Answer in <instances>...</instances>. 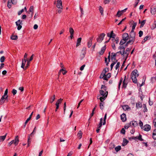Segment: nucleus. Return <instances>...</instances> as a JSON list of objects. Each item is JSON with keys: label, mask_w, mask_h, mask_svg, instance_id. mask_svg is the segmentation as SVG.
<instances>
[{"label": "nucleus", "mask_w": 156, "mask_h": 156, "mask_svg": "<svg viewBox=\"0 0 156 156\" xmlns=\"http://www.w3.org/2000/svg\"><path fill=\"white\" fill-rule=\"evenodd\" d=\"M139 76V74L137 70H134L132 73L131 74V78L133 81L134 83H137L136 77Z\"/></svg>", "instance_id": "f257e3e1"}, {"label": "nucleus", "mask_w": 156, "mask_h": 156, "mask_svg": "<svg viewBox=\"0 0 156 156\" xmlns=\"http://www.w3.org/2000/svg\"><path fill=\"white\" fill-rule=\"evenodd\" d=\"M126 76H125V79L123 80V78H121L120 82L119 84V88L120 86L121 85L122 83V87L125 88L127 86V84L128 83V81L126 79Z\"/></svg>", "instance_id": "f03ea898"}, {"label": "nucleus", "mask_w": 156, "mask_h": 156, "mask_svg": "<svg viewBox=\"0 0 156 156\" xmlns=\"http://www.w3.org/2000/svg\"><path fill=\"white\" fill-rule=\"evenodd\" d=\"M119 52L120 53L121 55L125 58V60H126L129 55V53L128 52H126L125 51H120L118 52L117 53H118Z\"/></svg>", "instance_id": "7ed1b4c3"}, {"label": "nucleus", "mask_w": 156, "mask_h": 156, "mask_svg": "<svg viewBox=\"0 0 156 156\" xmlns=\"http://www.w3.org/2000/svg\"><path fill=\"white\" fill-rule=\"evenodd\" d=\"M105 34L104 33H102L100 34L98 37L97 39V42L98 43H101L103 40Z\"/></svg>", "instance_id": "20e7f679"}, {"label": "nucleus", "mask_w": 156, "mask_h": 156, "mask_svg": "<svg viewBox=\"0 0 156 156\" xmlns=\"http://www.w3.org/2000/svg\"><path fill=\"white\" fill-rule=\"evenodd\" d=\"M16 26H17V29L18 30H20L22 27L21 25L22 24V21L20 20H18L16 22Z\"/></svg>", "instance_id": "39448f33"}, {"label": "nucleus", "mask_w": 156, "mask_h": 156, "mask_svg": "<svg viewBox=\"0 0 156 156\" xmlns=\"http://www.w3.org/2000/svg\"><path fill=\"white\" fill-rule=\"evenodd\" d=\"M36 127H35L32 133L28 136V145H29V144L30 143V140L31 139V137H32L33 136V135L34 134L36 133Z\"/></svg>", "instance_id": "423d86ee"}, {"label": "nucleus", "mask_w": 156, "mask_h": 156, "mask_svg": "<svg viewBox=\"0 0 156 156\" xmlns=\"http://www.w3.org/2000/svg\"><path fill=\"white\" fill-rule=\"evenodd\" d=\"M127 9V8H126L124 10L120 11L119 10L117 12L116 16L118 17H120L122 14L123 13L126 12V10Z\"/></svg>", "instance_id": "0eeeda50"}, {"label": "nucleus", "mask_w": 156, "mask_h": 156, "mask_svg": "<svg viewBox=\"0 0 156 156\" xmlns=\"http://www.w3.org/2000/svg\"><path fill=\"white\" fill-rule=\"evenodd\" d=\"M12 141H13V144L14 145H17L18 144L19 141L18 136H16L15 137V140H12Z\"/></svg>", "instance_id": "6e6552de"}, {"label": "nucleus", "mask_w": 156, "mask_h": 156, "mask_svg": "<svg viewBox=\"0 0 156 156\" xmlns=\"http://www.w3.org/2000/svg\"><path fill=\"white\" fill-rule=\"evenodd\" d=\"M142 129L144 131H148L151 129V127L150 125L146 124L144 126Z\"/></svg>", "instance_id": "1a4fd4ad"}, {"label": "nucleus", "mask_w": 156, "mask_h": 156, "mask_svg": "<svg viewBox=\"0 0 156 156\" xmlns=\"http://www.w3.org/2000/svg\"><path fill=\"white\" fill-rule=\"evenodd\" d=\"M105 94H106V96H102V97H100V98H99V96H100V95L98 96H97L98 99H99L101 101V102H103V101L106 99V98L107 97V95H108V91H106L105 92Z\"/></svg>", "instance_id": "9d476101"}, {"label": "nucleus", "mask_w": 156, "mask_h": 156, "mask_svg": "<svg viewBox=\"0 0 156 156\" xmlns=\"http://www.w3.org/2000/svg\"><path fill=\"white\" fill-rule=\"evenodd\" d=\"M56 7L58 8H62V2L61 0H57Z\"/></svg>", "instance_id": "9b49d317"}, {"label": "nucleus", "mask_w": 156, "mask_h": 156, "mask_svg": "<svg viewBox=\"0 0 156 156\" xmlns=\"http://www.w3.org/2000/svg\"><path fill=\"white\" fill-rule=\"evenodd\" d=\"M62 101V99L60 98V99L58 100L57 101L55 105H56V109L55 110V112L57 111V109L58 108L59 106V104H60Z\"/></svg>", "instance_id": "f8f14e48"}, {"label": "nucleus", "mask_w": 156, "mask_h": 156, "mask_svg": "<svg viewBox=\"0 0 156 156\" xmlns=\"http://www.w3.org/2000/svg\"><path fill=\"white\" fill-rule=\"evenodd\" d=\"M132 139L135 140H139L141 141H142L143 140V139L142 138V136L140 134H139V136L132 137Z\"/></svg>", "instance_id": "ddd939ff"}, {"label": "nucleus", "mask_w": 156, "mask_h": 156, "mask_svg": "<svg viewBox=\"0 0 156 156\" xmlns=\"http://www.w3.org/2000/svg\"><path fill=\"white\" fill-rule=\"evenodd\" d=\"M129 38V36L128 34L126 33L123 34L122 35V39L123 40L126 41L128 40Z\"/></svg>", "instance_id": "4468645a"}, {"label": "nucleus", "mask_w": 156, "mask_h": 156, "mask_svg": "<svg viewBox=\"0 0 156 156\" xmlns=\"http://www.w3.org/2000/svg\"><path fill=\"white\" fill-rule=\"evenodd\" d=\"M151 12L153 15H154L156 12V5L151 8Z\"/></svg>", "instance_id": "2eb2a0df"}, {"label": "nucleus", "mask_w": 156, "mask_h": 156, "mask_svg": "<svg viewBox=\"0 0 156 156\" xmlns=\"http://www.w3.org/2000/svg\"><path fill=\"white\" fill-rule=\"evenodd\" d=\"M130 38H132L133 39H135V33L134 32V31H131L130 34Z\"/></svg>", "instance_id": "dca6fc26"}, {"label": "nucleus", "mask_w": 156, "mask_h": 156, "mask_svg": "<svg viewBox=\"0 0 156 156\" xmlns=\"http://www.w3.org/2000/svg\"><path fill=\"white\" fill-rule=\"evenodd\" d=\"M121 119L122 122H125L126 120V116L125 114L123 113L121 115Z\"/></svg>", "instance_id": "f3484780"}, {"label": "nucleus", "mask_w": 156, "mask_h": 156, "mask_svg": "<svg viewBox=\"0 0 156 156\" xmlns=\"http://www.w3.org/2000/svg\"><path fill=\"white\" fill-rule=\"evenodd\" d=\"M116 54L114 53H112L111 55V59L113 62H115Z\"/></svg>", "instance_id": "a211bd4d"}, {"label": "nucleus", "mask_w": 156, "mask_h": 156, "mask_svg": "<svg viewBox=\"0 0 156 156\" xmlns=\"http://www.w3.org/2000/svg\"><path fill=\"white\" fill-rule=\"evenodd\" d=\"M132 24L133 25L132 27V29L131 30L133 31H134L135 28L136 27V26L137 24L136 23L134 22V21H132L131 22Z\"/></svg>", "instance_id": "6ab92c4d"}, {"label": "nucleus", "mask_w": 156, "mask_h": 156, "mask_svg": "<svg viewBox=\"0 0 156 156\" xmlns=\"http://www.w3.org/2000/svg\"><path fill=\"white\" fill-rule=\"evenodd\" d=\"M130 126H136L137 125V122L135 121H132L129 123Z\"/></svg>", "instance_id": "aec40b11"}, {"label": "nucleus", "mask_w": 156, "mask_h": 156, "mask_svg": "<svg viewBox=\"0 0 156 156\" xmlns=\"http://www.w3.org/2000/svg\"><path fill=\"white\" fill-rule=\"evenodd\" d=\"M106 49V47L105 45L104 47H102L101 48V51H99V54L100 55H102L104 52H105V50Z\"/></svg>", "instance_id": "412c9836"}, {"label": "nucleus", "mask_w": 156, "mask_h": 156, "mask_svg": "<svg viewBox=\"0 0 156 156\" xmlns=\"http://www.w3.org/2000/svg\"><path fill=\"white\" fill-rule=\"evenodd\" d=\"M111 76V74L110 73H108L107 75L105 74V77L104 78V80H107Z\"/></svg>", "instance_id": "4be33fe9"}, {"label": "nucleus", "mask_w": 156, "mask_h": 156, "mask_svg": "<svg viewBox=\"0 0 156 156\" xmlns=\"http://www.w3.org/2000/svg\"><path fill=\"white\" fill-rule=\"evenodd\" d=\"M136 107L137 109L141 108L142 106V105L141 103L140 102L136 103Z\"/></svg>", "instance_id": "5701e85b"}, {"label": "nucleus", "mask_w": 156, "mask_h": 156, "mask_svg": "<svg viewBox=\"0 0 156 156\" xmlns=\"http://www.w3.org/2000/svg\"><path fill=\"white\" fill-rule=\"evenodd\" d=\"M7 135V133H6L4 136H0V142H2L5 140Z\"/></svg>", "instance_id": "b1692460"}, {"label": "nucleus", "mask_w": 156, "mask_h": 156, "mask_svg": "<svg viewBox=\"0 0 156 156\" xmlns=\"http://www.w3.org/2000/svg\"><path fill=\"white\" fill-rule=\"evenodd\" d=\"M152 137L154 140H156V129L154 130L152 133Z\"/></svg>", "instance_id": "393cba45"}, {"label": "nucleus", "mask_w": 156, "mask_h": 156, "mask_svg": "<svg viewBox=\"0 0 156 156\" xmlns=\"http://www.w3.org/2000/svg\"><path fill=\"white\" fill-rule=\"evenodd\" d=\"M81 37L78 38L77 41L76 46L78 47L80 45V44L81 41Z\"/></svg>", "instance_id": "a878e982"}, {"label": "nucleus", "mask_w": 156, "mask_h": 156, "mask_svg": "<svg viewBox=\"0 0 156 156\" xmlns=\"http://www.w3.org/2000/svg\"><path fill=\"white\" fill-rule=\"evenodd\" d=\"M83 133L82 131L80 130L77 134V136L79 139H80L82 138Z\"/></svg>", "instance_id": "bb28decb"}, {"label": "nucleus", "mask_w": 156, "mask_h": 156, "mask_svg": "<svg viewBox=\"0 0 156 156\" xmlns=\"http://www.w3.org/2000/svg\"><path fill=\"white\" fill-rule=\"evenodd\" d=\"M135 39L130 38V40L127 42V44H132L135 41Z\"/></svg>", "instance_id": "cd10ccee"}, {"label": "nucleus", "mask_w": 156, "mask_h": 156, "mask_svg": "<svg viewBox=\"0 0 156 156\" xmlns=\"http://www.w3.org/2000/svg\"><path fill=\"white\" fill-rule=\"evenodd\" d=\"M99 10L101 15H103V9L101 6L99 7Z\"/></svg>", "instance_id": "c85d7f7f"}, {"label": "nucleus", "mask_w": 156, "mask_h": 156, "mask_svg": "<svg viewBox=\"0 0 156 156\" xmlns=\"http://www.w3.org/2000/svg\"><path fill=\"white\" fill-rule=\"evenodd\" d=\"M69 30L70 34H74V31L72 28L70 27L69 29Z\"/></svg>", "instance_id": "c756f323"}, {"label": "nucleus", "mask_w": 156, "mask_h": 156, "mask_svg": "<svg viewBox=\"0 0 156 156\" xmlns=\"http://www.w3.org/2000/svg\"><path fill=\"white\" fill-rule=\"evenodd\" d=\"M128 141L126 139H124L122 145L123 146L126 145L128 143Z\"/></svg>", "instance_id": "7c9ffc66"}, {"label": "nucleus", "mask_w": 156, "mask_h": 156, "mask_svg": "<svg viewBox=\"0 0 156 156\" xmlns=\"http://www.w3.org/2000/svg\"><path fill=\"white\" fill-rule=\"evenodd\" d=\"M116 152H113L114 153H116L121 149V147H115V148Z\"/></svg>", "instance_id": "2f4dec72"}, {"label": "nucleus", "mask_w": 156, "mask_h": 156, "mask_svg": "<svg viewBox=\"0 0 156 156\" xmlns=\"http://www.w3.org/2000/svg\"><path fill=\"white\" fill-rule=\"evenodd\" d=\"M83 50H84V51L82 53V54L81 55V57L82 58H83L85 57V55L86 54V52H85V51L86 50V48H83Z\"/></svg>", "instance_id": "473e14b6"}, {"label": "nucleus", "mask_w": 156, "mask_h": 156, "mask_svg": "<svg viewBox=\"0 0 156 156\" xmlns=\"http://www.w3.org/2000/svg\"><path fill=\"white\" fill-rule=\"evenodd\" d=\"M11 38L12 40H16L18 38V36L17 35H12Z\"/></svg>", "instance_id": "72a5a7b5"}, {"label": "nucleus", "mask_w": 156, "mask_h": 156, "mask_svg": "<svg viewBox=\"0 0 156 156\" xmlns=\"http://www.w3.org/2000/svg\"><path fill=\"white\" fill-rule=\"evenodd\" d=\"M100 93L101 95H102L103 96H106L105 92V91H104V90H101L100 91Z\"/></svg>", "instance_id": "f704fd0d"}, {"label": "nucleus", "mask_w": 156, "mask_h": 156, "mask_svg": "<svg viewBox=\"0 0 156 156\" xmlns=\"http://www.w3.org/2000/svg\"><path fill=\"white\" fill-rule=\"evenodd\" d=\"M92 39L91 38L90 39V41H88V47L89 48H90L91 46L92 43Z\"/></svg>", "instance_id": "c9c22d12"}, {"label": "nucleus", "mask_w": 156, "mask_h": 156, "mask_svg": "<svg viewBox=\"0 0 156 156\" xmlns=\"http://www.w3.org/2000/svg\"><path fill=\"white\" fill-rule=\"evenodd\" d=\"M122 108L124 110H128L129 108V107L127 105H124L122 106Z\"/></svg>", "instance_id": "e433bc0d"}, {"label": "nucleus", "mask_w": 156, "mask_h": 156, "mask_svg": "<svg viewBox=\"0 0 156 156\" xmlns=\"http://www.w3.org/2000/svg\"><path fill=\"white\" fill-rule=\"evenodd\" d=\"M148 38V37L147 36L146 37H145L144 38V39L142 41V42H141L142 43V44L144 43L145 42V41L147 40Z\"/></svg>", "instance_id": "4c0bfd02"}, {"label": "nucleus", "mask_w": 156, "mask_h": 156, "mask_svg": "<svg viewBox=\"0 0 156 156\" xmlns=\"http://www.w3.org/2000/svg\"><path fill=\"white\" fill-rule=\"evenodd\" d=\"M102 118H101V119L100 123L98 125L97 128L100 129V128L102 126Z\"/></svg>", "instance_id": "58836bf2"}, {"label": "nucleus", "mask_w": 156, "mask_h": 156, "mask_svg": "<svg viewBox=\"0 0 156 156\" xmlns=\"http://www.w3.org/2000/svg\"><path fill=\"white\" fill-rule=\"evenodd\" d=\"M104 102H101V103H100V108L101 110H102L103 109V108H104Z\"/></svg>", "instance_id": "ea45409f"}, {"label": "nucleus", "mask_w": 156, "mask_h": 156, "mask_svg": "<svg viewBox=\"0 0 156 156\" xmlns=\"http://www.w3.org/2000/svg\"><path fill=\"white\" fill-rule=\"evenodd\" d=\"M27 54L26 53H25L23 59V61H24V62H26L27 61L26 58H27Z\"/></svg>", "instance_id": "a19ab883"}, {"label": "nucleus", "mask_w": 156, "mask_h": 156, "mask_svg": "<svg viewBox=\"0 0 156 156\" xmlns=\"http://www.w3.org/2000/svg\"><path fill=\"white\" fill-rule=\"evenodd\" d=\"M26 62H25L24 61H23V59H22V64L21 66V67L23 68V69L24 68V67L25 66V63Z\"/></svg>", "instance_id": "79ce46f5"}, {"label": "nucleus", "mask_w": 156, "mask_h": 156, "mask_svg": "<svg viewBox=\"0 0 156 156\" xmlns=\"http://www.w3.org/2000/svg\"><path fill=\"white\" fill-rule=\"evenodd\" d=\"M145 22H146L145 20H144L143 21H141V22L140 23L141 25L140 26V27H142L144 25V24H145Z\"/></svg>", "instance_id": "37998d69"}, {"label": "nucleus", "mask_w": 156, "mask_h": 156, "mask_svg": "<svg viewBox=\"0 0 156 156\" xmlns=\"http://www.w3.org/2000/svg\"><path fill=\"white\" fill-rule=\"evenodd\" d=\"M101 90H104L105 92L106 91V87L104 85H102L101 88Z\"/></svg>", "instance_id": "c03bdc74"}, {"label": "nucleus", "mask_w": 156, "mask_h": 156, "mask_svg": "<svg viewBox=\"0 0 156 156\" xmlns=\"http://www.w3.org/2000/svg\"><path fill=\"white\" fill-rule=\"evenodd\" d=\"M55 95H53V97H51V101H50V102L51 103H52L54 100H55Z\"/></svg>", "instance_id": "a18cd8bd"}, {"label": "nucleus", "mask_w": 156, "mask_h": 156, "mask_svg": "<svg viewBox=\"0 0 156 156\" xmlns=\"http://www.w3.org/2000/svg\"><path fill=\"white\" fill-rule=\"evenodd\" d=\"M119 49L120 50H122V51H125V48L122 45H121L119 46Z\"/></svg>", "instance_id": "49530a36"}, {"label": "nucleus", "mask_w": 156, "mask_h": 156, "mask_svg": "<svg viewBox=\"0 0 156 156\" xmlns=\"http://www.w3.org/2000/svg\"><path fill=\"white\" fill-rule=\"evenodd\" d=\"M105 73H102L101 74V75L100 76V78H103L104 79V77H105Z\"/></svg>", "instance_id": "de8ad7c7"}, {"label": "nucleus", "mask_w": 156, "mask_h": 156, "mask_svg": "<svg viewBox=\"0 0 156 156\" xmlns=\"http://www.w3.org/2000/svg\"><path fill=\"white\" fill-rule=\"evenodd\" d=\"M109 69L108 68H105L102 71V73H105V74L108 71Z\"/></svg>", "instance_id": "09e8293b"}, {"label": "nucleus", "mask_w": 156, "mask_h": 156, "mask_svg": "<svg viewBox=\"0 0 156 156\" xmlns=\"http://www.w3.org/2000/svg\"><path fill=\"white\" fill-rule=\"evenodd\" d=\"M106 117H107V114L106 113L104 117V122L103 123V125H105V124Z\"/></svg>", "instance_id": "8fccbe9b"}, {"label": "nucleus", "mask_w": 156, "mask_h": 156, "mask_svg": "<svg viewBox=\"0 0 156 156\" xmlns=\"http://www.w3.org/2000/svg\"><path fill=\"white\" fill-rule=\"evenodd\" d=\"M143 108H144V112H147V109L146 105H145L144 104Z\"/></svg>", "instance_id": "3c124183"}, {"label": "nucleus", "mask_w": 156, "mask_h": 156, "mask_svg": "<svg viewBox=\"0 0 156 156\" xmlns=\"http://www.w3.org/2000/svg\"><path fill=\"white\" fill-rule=\"evenodd\" d=\"M5 59V58L4 56H2L1 58L0 59V62L2 63L4 61Z\"/></svg>", "instance_id": "603ef678"}, {"label": "nucleus", "mask_w": 156, "mask_h": 156, "mask_svg": "<svg viewBox=\"0 0 156 156\" xmlns=\"http://www.w3.org/2000/svg\"><path fill=\"white\" fill-rule=\"evenodd\" d=\"M126 41L124 40L123 39L120 41V44L121 45H122L123 44L125 43Z\"/></svg>", "instance_id": "864d4df0"}, {"label": "nucleus", "mask_w": 156, "mask_h": 156, "mask_svg": "<svg viewBox=\"0 0 156 156\" xmlns=\"http://www.w3.org/2000/svg\"><path fill=\"white\" fill-rule=\"evenodd\" d=\"M117 62V60H115V62H113L112 64H111V70L112 69L113 66H114V65H115V63H116V62Z\"/></svg>", "instance_id": "5fc2aeb1"}, {"label": "nucleus", "mask_w": 156, "mask_h": 156, "mask_svg": "<svg viewBox=\"0 0 156 156\" xmlns=\"http://www.w3.org/2000/svg\"><path fill=\"white\" fill-rule=\"evenodd\" d=\"M139 126H140V127L142 129V128H143V123L141 120H140V121H139Z\"/></svg>", "instance_id": "6e6d98bb"}, {"label": "nucleus", "mask_w": 156, "mask_h": 156, "mask_svg": "<svg viewBox=\"0 0 156 156\" xmlns=\"http://www.w3.org/2000/svg\"><path fill=\"white\" fill-rule=\"evenodd\" d=\"M11 2L12 4L15 5L17 2V0H11Z\"/></svg>", "instance_id": "4d7b16f0"}, {"label": "nucleus", "mask_w": 156, "mask_h": 156, "mask_svg": "<svg viewBox=\"0 0 156 156\" xmlns=\"http://www.w3.org/2000/svg\"><path fill=\"white\" fill-rule=\"evenodd\" d=\"M111 0H105L104 1V3L105 4H108Z\"/></svg>", "instance_id": "13d9d810"}, {"label": "nucleus", "mask_w": 156, "mask_h": 156, "mask_svg": "<svg viewBox=\"0 0 156 156\" xmlns=\"http://www.w3.org/2000/svg\"><path fill=\"white\" fill-rule=\"evenodd\" d=\"M63 109H64V114H65V113L66 109V102H65L64 104Z\"/></svg>", "instance_id": "bf43d9fd"}, {"label": "nucleus", "mask_w": 156, "mask_h": 156, "mask_svg": "<svg viewBox=\"0 0 156 156\" xmlns=\"http://www.w3.org/2000/svg\"><path fill=\"white\" fill-rule=\"evenodd\" d=\"M11 2L9 1L8 2L7 6L9 8H10L11 7Z\"/></svg>", "instance_id": "052dcab7"}, {"label": "nucleus", "mask_w": 156, "mask_h": 156, "mask_svg": "<svg viewBox=\"0 0 156 156\" xmlns=\"http://www.w3.org/2000/svg\"><path fill=\"white\" fill-rule=\"evenodd\" d=\"M119 64H120V62H118L116 66L115 67V69L117 70L118 69V68L119 67Z\"/></svg>", "instance_id": "680f3d73"}, {"label": "nucleus", "mask_w": 156, "mask_h": 156, "mask_svg": "<svg viewBox=\"0 0 156 156\" xmlns=\"http://www.w3.org/2000/svg\"><path fill=\"white\" fill-rule=\"evenodd\" d=\"M139 37H141L143 35V32L142 31L140 30L139 32Z\"/></svg>", "instance_id": "e2e57ef3"}, {"label": "nucleus", "mask_w": 156, "mask_h": 156, "mask_svg": "<svg viewBox=\"0 0 156 156\" xmlns=\"http://www.w3.org/2000/svg\"><path fill=\"white\" fill-rule=\"evenodd\" d=\"M12 93L14 95H15V94H16L17 93V91L15 89H13L12 90Z\"/></svg>", "instance_id": "0e129e2a"}, {"label": "nucleus", "mask_w": 156, "mask_h": 156, "mask_svg": "<svg viewBox=\"0 0 156 156\" xmlns=\"http://www.w3.org/2000/svg\"><path fill=\"white\" fill-rule=\"evenodd\" d=\"M130 126V125L129 124H127L125 126H124V128H125V129H128V128Z\"/></svg>", "instance_id": "69168bd1"}, {"label": "nucleus", "mask_w": 156, "mask_h": 156, "mask_svg": "<svg viewBox=\"0 0 156 156\" xmlns=\"http://www.w3.org/2000/svg\"><path fill=\"white\" fill-rule=\"evenodd\" d=\"M8 97V95H3L2 97V99H6Z\"/></svg>", "instance_id": "338daca9"}, {"label": "nucleus", "mask_w": 156, "mask_h": 156, "mask_svg": "<svg viewBox=\"0 0 156 156\" xmlns=\"http://www.w3.org/2000/svg\"><path fill=\"white\" fill-rule=\"evenodd\" d=\"M24 11V9H21L20 11H19L18 13V15H20Z\"/></svg>", "instance_id": "774afa93"}]
</instances>
